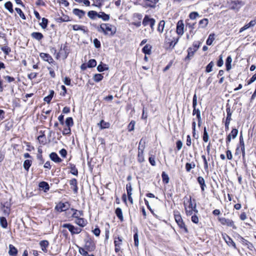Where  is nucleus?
<instances>
[{"label": "nucleus", "instance_id": "de8ad7c7", "mask_svg": "<svg viewBox=\"0 0 256 256\" xmlns=\"http://www.w3.org/2000/svg\"><path fill=\"white\" fill-rule=\"evenodd\" d=\"M208 24V20L207 18H204L199 22V25L202 28L206 27Z\"/></svg>", "mask_w": 256, "mask_h": 256}, {"label": "nucleus", "instance_id": "9d476101", "mask_svg": "<svg viewBox=\"0 0 256 256\" xmlns=\"http://www.w3.org/2000/svg\"><path fill=\"white\" fill-rule=\"evenodd\" d=\"M196 105V95H194V96L193 97V108H194L193 116L195 114H196V117L198 118V122H200V112L199 110H196L195 106Z\"/></svg>", "mask_w": 256, "mask_h": 256}, {"label": "nucleus", "instance_id": "393cba45", "mask_svg": "<svg viewBox=\"0 0 256 256\" xmlns=\"http://www.w3.org/2000/svg\"><path fill=\"white\" fill-rule=\"evenodd\" d=\"M85 248L87 250L92 252L95 249V245L92 242L88 241L86 244Z\"/></svg>", "mask_w": 256, "mask_h": 256}, {"label": "nucleus", "instance_id": "cd10ccee", "mask_svg": "<svg viewBox=\"0 0 256 256\" xmlns=\"http://www.w3.org/2000/svg\"><path fill=\"white\" fill-rule=\"evenodd\" d=\"M232 62V58L231 56H228L226 58V70H228V71L230 70L232 68V67H231Z\"/></svg>", "mask_w": 256, "mask_h": 256}, {"label": "nucleus", "instance_id": "2eb2a0df", "mask_svg": "<svg viewBox=\"0 0 256 256\" xmlns=\"http://www.w3.org/2000/svg\"><path fill=\"white\" fill-rule=\"evenodd\" d=\"M70 184L71 186V188L73 190L74 193L76 194L78 190L76 180L72 178L70 180Z\"/></svg>", "mask_w": 256, "mask_h": 256}, {"label": "nucleus", "instance_id": "09e8293b", "mask_svg": "<svg viewBox=\"0 0 256 256\" xmlns=\"http://www.w3.org/2000/svg\"><path fill=\"white\" fill-rule=\"evenodd\" d=\"M238 134V130L236 128H233L231 132L228 135L230 136V138H235Z\"/></svg>", "mask_w": 256, "mask_h": 256}, {"label": "nucleus", "instance_id": "6e6552de", "mask_svg": "<svg viewBox=\"0 0 256 256\" xmlns=\"http://www.w3.org/2000/svg\"><path fill=\"white\" fill-rule=\"evenodd\" d=\"M222 236L224 240L226 242L229 246H232L235 249L236 248V244L235 242L233 241L232 238H230L227 234H222Z\"/></svg>", "mask_w": 256, "mask_h": 256}, {"label": "nucleus", "instance_id": "ea45409f", "mask_svg": "<svg viewBox=\"0 0 256 256\" xmlns=\"http://www.w3.org/2000/svg\"><path fill=\"white\" fill-rule=\"evenodd\" d=\"M134 244L136 246L138 247L139 244V241H138V232L137 229H136V232L134 234Z\"/></svg>", "mask_w": 256, "mask_h": 256}, {"label": "nucleus", "instance_id": "79ce46f5", "mask_svg": "<svg viewBox=\"0 0 256 256\" xmlns=\"http://www.w3.org/2000/svg\"><path fill=\"white\" fill-rule=\"evenodd\" d=\"M79 252L82 256H94V254H89L88 252L84 248H80Z\"/></svg>", "mask_w": 256, "mask_h": 256}, {"label": "nucleus", "instance_id": "473e14b6", "mask_svg": "<svg viewBox=\"0 0 256 256\" xmlns=\"http://www.w3.org/2000/svg\"><path fill=\"white\" fill-rule=\"evenodd\" d=\"M98 13L94 10H90L88 12V16L92 20L96 18V16H98Z\"/></svg>", "mask_w": 256, "mask_h": 256}, {"label": "nucleus", "instance_id": "e433bc0d", "mask_svg": "<svg viewBox=\"0 0 256 256\" xmlns=\"http://www.w3.org/2000/svg\"><path fill=\"white\" fill-rule=\"evenodd\" d=\"M0 224L2 228H6L8 226V222L6 218L0 217Z\"/></svg>", "mask_w": 256, "mask_h": 256}, {"label": "nucleus", "instance_id": "69168bd1", "mask_svg": "<svg viewBox=\"0 0 256 256\" xmlns=\"http://www.w3.org/2000/svg\"><path fill=\"white\" fill-rule=\"evenodd\" d=\"M60 156L63 157V158H65L66 157V155H67V152L66 150L64 149V148H62V149L60 151Z\"/></svg>", "mask_w": 256, "mask_h": 256}, {"label": "nucleus", "instance_id": "f257e3e1", "mask_svg": "<svg viewBox=\"0 0 256 256\" xmlns=\"http://www.w3.org/2000/svg\"><path fill=\"white\" fill-rule=\"evenodd\" d=\"M175 31L166 30L165 34V42L169 44L170 46L174 47L178 40V36H176Z\"/></svg>", "mask_w": 256, "mask_h": 256}, {"label": "nucleus", "instance_id": "338daca9", "mask_svg": "<svg viewBox=\"0 0 256 256\" xmlns=\"http://www.w3.org/2000/svg\"><path fill=\"white\" fill-rule=\"evenodd\" d=\"M4 78L8 82H12L14 81V78L13 77H11L10 76H4Z\"/></svg>", "mask_w": 256, "mask_h": 256}, {"label": "nucleus", "instance_id": "bf43d9fd", "mask_svg": "<svg viewBox=\"0 0 256 256\" xmlns=\"http://www.w3.org/2000/svg\"><path fill=\"white\" fill-rule=\"evenodd\" d=\"M126 189L127 191L128 195L132 194V187L130 183H128L126 186Z\"/></svg>", "mask_w": 256, "mask_h": 256}, {"label": "nucleus", "instance_id": "58836bf2", "mask_svg": "<svg viewBox=\"0 0 256 256\" xmlns=\"http://www.w3.org/2000/svg\"><path fill=\"white\" fill-rule=\"evenodd\" d=\"M70 172L74 176H78V171L77 168H76L75 165L74 164H70Z\"/></svg>", "mask_w": 256, "mask_h": 256}, {"label": "nucleus", "instance_id": "37998d69", "mask_svg": "<svg viewBox=\"0 0 256 256\" xmlns=\"http://www.w3.org/2000/svg\"><path fill=\"white\" fill-rule=\"evenodd\" d=\"M226 114H227V116H226V120L230 121L232 120L231 116L232 114V112L231 111V109L230 106L226 108Z\"/></svg>", "mask_w": 256, "mask_h": 256}, {"label": "nucleus", "instance_id": "aec40b11", "mask_svg": "<svg viewBox=\"0 0 256 256\" xmlns=\"http://www.w3.org/2000/svg\"><path fill=\"white\" fill-rule=\"evenodd\" d=\"M40 245L41 247L42 250L44 252H47V248L49 245V242L47 240H42L40 242Z\"/></svg>", "mask_w": 256, "mask_h": 256}, {"label": "nucleus", "instance_id": "c756f323", "mask_svg": "<svg viewBox=\"0 0 256 256\" xmlns=\"http://www.w3.org/2000/svg\"><path fill=\"white\" fill-rule=\"evenodd\" d=\"M152 46L150 44H146L142 50V52L145 54H150L151 52Z\"/></svg>", "mask_w": 256, "mask_h": 256}, {"label": "nucleus", "instance_id": "1a4fd4ad", "mask_svg": "<svg viewBox=\"0 0 256 256\" xmlns=\"http://www.w3.org/2000/svg\"><path fill=\"white\" fill-rule=\"evenodd\" d=\"M184 24L182 20H179L176 26V34L178 35H182L184 32Z\"/></svg>", "mask_w": 256, "mask_h": 256}, {"label": "nucleus", "instance_id": "f03ea898", "mask_svg": "<svg viewBox=\"0 0 256 256\" xmlns=\"http://www.w3.org/2000/svg\"><path fill=\"white\" fill-rule=\"evenodd\" d=\"M97 30L99 32H103L104 34L113 36L116 32V28L112 29V26L110 24H102L100 26H97Z\"/></svg>", "mask_w": 256, "mask_h": 256}, {"label": "nucleus", "instance_id": "c9c22d12", "mask_svg": "<svg viewBox=\"0 0 256 256\" xmlns=\"http://www.w3.org/2000/svg\"><path fill=\"white\" fill-rule=\"evenodd\" d=\"M164 26H165V22L163 20H160V22L158 26V30L160 32L162 33L164 32Z\"/></svg>", "mask_w": 256, "mask_h": 256}, {"label": "nucleus", "instance_id": "4c0bfd02", "mask_svg": "<svg viewBox=\"0 0 256 256\" xmlns=\"http://www.w3.org/2000/svg\"><path fill=\"white\" fill-rule=\"evenodd\" d=\"M154 18H150L148 15H146L142 21V24L144 25V26H148V24H150V22H151V20H152Z\"/></svg>", "mask_w": 256, "mask_h": 256}, {"label": "nucleus", "instance_id": "603ef678", "mask_svg": "<svg viewBox=\"0 0 256 256\" xmlns=\"http://www.w3.org/2000/svg\"><path fill=\"white\" fill-rule=\"evenodd\" d=\"M208 140H209V136L206 131V128L205 127L204 128V130L203 140L204 142H207Z\"/></svg>", "mask_w": 256, "mask_h": 256}, {"label": "nucleus", "instance_id": "f704fd0d", "mask_svg": "<svg viewBox=\"0 0 256 256\" xmlns=\"http://www.w3.org/2000/svg\"><path fill=\"white\" fill-rule=\"evenodd\" d=\"M214 40V34H210L209 35L208 38L206 40V44L208 45V46H210L212 44Z\"/></svg>", "mask_w": 256, "mask_h": 256}, {"label": "nucleus", "instance_id": "052dcab7", "mask_svg": "<svg viewBox=\"0 0 256 256\" xmlns=\"http://www.w3.org/2000/svg\"><path fill=\"white\" fill-rule=\"evenodd\" d=\"M134 125L135 122L134 120L131 121L128 126V130L129 132H131L134 130Z\"/></svg>", "mask_w": 256, "mask_h": 256}, {"label": "nucleus", "instance_id": "a878e982", "mask_svg": "<svg viewBox=\"0 0 256 256\" xmlns=\"http://www.w3.org/2000/svg\"><path fill=\"white\" fill-rule=\"evenodd\" d=\"M98 17L102 18L104 21H108L110 20V16L104 12H100L98 14Z\"/></svg>", "mask_w": 256, "mask_h": 256}, {"label": "nucleus", "instance_id": "8fccbe9b", "mask_svg": "<svg viewBox=\"0 0 256 256\" xmlns=\"http://www.w3.org/2000/svg\"><path fill=\"white\" fill-rule=\"evenodd\" d=\"M66 124L68 127L72 126L74 124L72 118L71 117L68 118L66 120Z\"/></svg>", "mask_w": 256, "mask_h": 256}, {"label": "nucleus", "instance_id": "9b49d317", "mask_svg": "<svg viewBox=\"0 0 256 256\" xmlns=\"http://www.w3.org/2000/svg\"><path fill=\"white\" fill-rule=\"evenodd\" d=\"M40 56L44 60L48 62L50 64L54 62L52 58L48 54L42 52L40 54Z\"/></svg>", "mask_w": 256, "mask_h": 256}, {"label": "nucleus", "instance_id": "39448f33", "mask_svg": "<svg viewBox=\"0 0 256 256\" xmlns=\"http://www.w3.org/2000/svg\"><path fill=\"white\" fill-rule=\"evenodd\" d=\"M62 226L63 228H68L72 235L78 234L82 230V228L78 227H75L70 224H64Z\"/></svg>", "mask_w": 256, "mask_h": 256}, {"label": "nucleus", "instance_id": "3c124183", "mask_svg": "<svg viewBox=\"0 0 256 256\" xmlns=\"http://www.w3.org/2000/svg\"><path fill=\"white\" fill-rule=\"evenodd\" d=\"M214 66L213 62H210L206 66V72H210L212 71V68Z\"/></svg>", "mask_w": 256, "mask_h": 256}, {"label": "nucleus", "instance_id": "774afa93", "mask_svg": "<svg viewBox=\"0 0 256 256\" xmlns=\"http://www.w3.org/2000/svg\"><path fill=\"white\" fill-rule=\"evenodd\" d=\"M256 80V74H254L252 77L249 80L248 82V84L254 82Z\"/></svg>", "mask_w": 256, "mask_h": 256}, {"label": "nucleus", "instance_id": "5701e85b", "mask_svg": "<svg viewBox=\"0 0 256 256\" xmlns=\"http://www.w3.org/2000/svg\"><path fill=\"white\" fill-rule=\"evenodd\" d=\"M31 36L33 38L38 40H40L44 38L43 34L39 32H33L31 34Z\"/></svg>", "mask_w": 256, "mask_h": 256}, {"label": "nucleus", "instance_id": "c03bdc74", "mask_svg": "<svg viewBox=\"0 0 256 256\" xmlns=\"http://www.w3.org/2000/svg\"><path fill=\"white\" fill-rule=\"evenodd\" d=\"M103 78L102 74H98L94 75L93 78L94 82H99L102 80Z\"/></svg>", "mask_w": 256, "mask_h": 256}, {"label": "nucleus", "instance_id": "680f3d73", "mask_svg": "<svg viewBox=\"0 0 256 256\" xmlns=\"http://www.w3.org/2000/svg\"><path fill=\"white\" fill-rule=\"evenodd\" d=\"M222 58H223L222 55L220 54L219 56V60L217 62V66L218 67H221L224 64V61H223Z\"/></svg>", "mask_w": 256, "mask_h": 256}, {"label": "nucleus", "instance_id": "864d4df0", "mask_svg": "<svg viewBox=\"0 0 256 256\" xmlns=\"http://www.w3.org/2000/svg\"><path fill=\"white\" fill-rule=\"evenodd\" d=\"M162 180L164 183H166V184L168 183L169 178L167 174H166L164 172H162Z\"/></svg>", "mask_w": 256, "mask_h": 256}, {"label": "nucleus", "instance_id": "f8f14e48", "mask_svg": "<svg viewBox=\"0 0 256 256\" xmlns=\"http://www.w3.org/2000/svg\"><path fill=\"white\" fill-rule=\"evenodd\" d=\"M175 220L181 228H184L186 231H187L186 228H185L184 224V223L182 220V218L180 214H175L174 215Z\"/></svg>", "mask_w": 256, "mask_h": 256}, {"label": "nucleus", "instance_id": "e2e57ef3", "mask_svg": "<svg viewBox=\"0 0 256 256\" xmlns=\"http://www.w3.org/2000/svg\"><path fill=\"white\" fill-rule=\"evenodd\" d=\"M94 44L96 48H100L101 46L100 42L98 38L94 39Z\"/></svg>", "mask_w": 256, "mask_h": 256}, {"label": "nucleus", "instance_id": "a18cd8bd", "mask_svg": "<svg viewBox=\"0 0 256 256\" xmlns=\"http://www.w3.org/2000/svg\"><path fill=\"white\" fill-rule=\"evenodd\" d=\"M114 246L120 247L122 244V239L121 238L118 236L117 238H114Z\"/></svg>", "mask_w": 256, "mask_h": 256}, {"label": "nucleus", "instance_id": "6e6d98bb", "mask_svg": "<svg viewBox=\"0 0 256 256\" xmlns=\"http://www.w3.org/2000/svg\"><path fill=\"white\" fill-rule=\"evenodd\" d=\"M108 68L106 67V64H99L97 67V70L100 72H102L104 70H108Z\"/></svg>", "mask_w": 256, "mask_h": 256}, {"label": "nucleus", "instance_id": "6ab92c4d", "mask_svg": "<svg viewBox=\"0 0 256 256\" xmlns=\"http://www.w3.org/2000/svg\"><path fill=\"white\" fill-rule=\"evenodd\" d=\"M8 254L11 256H16L18 250L12 244H10L8 246Z\"/></svg>", "mask_w": 256, "mask_h": 256}, {"label": "nucleus", "instance_id": "7c9ffc66", "mask_svg": "<svg viewBox=\"0 0 256 256\" xmlns=\"http://www.w3.org/2000/svg\"><path fill=\"white\" fill-rule=\"evenodd\" d=\"M98 126L101 129H104L108 128L110 126V124L108 122H105L104 120H102L100 123L98 124Z\"/></svg>", "mask_w": 256, "mask_h": 256}, {"label": "nucleus", "instance_id": "13d9d810", "mask_svg": "<svg viewBox=\"0 0 256 256\" xmlns=\"http://www.w3.org/2000/svg\"><path fill=\"white\" fill-rule=\"evenodd\" d=\"M191 54H192V48H189L188 50V55L184 58V60L186 62L188 60V62L190 61V58L192 56Z\"/></svg>", "mask_w": 256, "mask_h": 256}, {"label": "nucleus", "instance_id": "5fc2aeb1", "mask_svg": "<svg viewBox=\"0 0 256 256\" xmlns=\"http://www.w3.org/2000/svg\"><path fill=\"white\" fill-rule=\"evenodd\" d=\"M15 10L22 19L26 20V18L25 15L23 13L20 8H15Z\"/></svg>", "mask_w": 256, "mask_h": 256}, {"label": "nucleus", "instance_id": "c85d7f7f", "mask_svg": "<svg viewBox=\"0 0 256 256\" xmlns=\"http://www.w3.org/2000/svg\"><path fill=\"white\" fill-rule=\"evenodd\" d=\"M32 164V161L30 160H26L24 161V168L28 172L30 166H31Z\"/></svg>", "mask_w": 256, "mask_h": 256}, {"label": "nucleus", "instance_id": "2f4dec72", "mask_svg": "<svg viewBox=\"0 0 256 256\" xmlns=\"http://www.w3.org/2000/svg\"><path fill=\"white\" fill-rule=\"evenodd\" d=\"M54 91L52 90H50V94L44 98V100L47 103H50L52 100L54 94Z\"/></svg>", "mask_w": 256, "mask_h": 256}, {"label": "nucleus", "instance_id": "a211bd4d", "mask_svg": "<svg viewBox=\"0 0 256 256\" xmlns=\"http://www.w3.org/2000/svg\"><path fill=\"white\" fill-rule=\"evenodd\" d=\"M73 14L78 16L80 18H82L85 15V12L78 8L73 10Z\"/></svg>", "mask_w": 256, "mask_h": 256}, {"label": "nucleus", "instance_id": "dca6fc26", "mask_svg": "<svg viewBox=\"0 0 256 256\" xmlns=\"http://www.w3.org/2000/svg\"><path fill=\"white\" fill-rule=\"evenodd\" d=\"M75 223L78 225L80 226L84 227L87 224V220L84 218H76L75 220Z\"/></svg>", "mask_w": 256, "mask_h": 256}, {"label": "nucleus", "instance_id": "ddd939ff", "mask_svg": "<svg viewBox=\"0 0 256 256\" xmlns=\"http://www.w3.org/2000/svg\"><path fill=\"white\" fill-rule=\"evenodd\" d=\"M142 148H140V146L138 147V161L140 162H142L144 160V146H142Z\"/></svg>", "mask_w": 256, "mask_h": 256}, {"label": "nucleus", "instance_id": "4468645a", "mask_svg": "<svg viewBox=\"0 0 256 256\" xmlns=\"http://www.w3.org/2000/svg\"><path fill=\"white\" fill-rule=\"evenodd\" d=\"M50 158L52 160L56 163L60 162L62 161V160L58 156L57 154L54 152L50 154Z\"/></svg>", "mask_w": 256, "mask_h": 256}, {"label": "nucleus", "instance_id": "423d86ee", "mask_svg": "<svg viewBox=\"0 0 256 256\" xmlns=\"http://www.w3.org/2000/svg\"><path fill=\"white\" fill-rule=\"evenodd\" d=\"M218 220L223 225L226 224L228 226L232 227L234 230L237 228L234 222L231 220L226 219L224 218H218Z\"/></svg>", "mask_w": 256, "mask_h": 256}, {"label": "nucleus", "instance_id": "0eeeda50", "mask_svg": "<svg viewBox=\"0 0 256 256\" xmlns=\"http://www.w3.org/2000/svg\"><path fill=\"white\" fill-rule=\"evenodd\" d=\"M69 206L68 202H60L56 206L55 209L60 212H62L68 210Z\"/></svg>", "mask_w": 256, "mask_h": 256}, {"label": "nucleus", "instance_id": "412c9836", "mask_svg": "<svg viewBox=\"0 0 256 256\" xmlns=\"http://www.w3.org/2000/svg\"><path fill=\"white\" fill-rule=\"evenodd\" d=\"M38 186L44 192H47L50 190V186L48 183L46 182H40Z\"/></svg>", "mask_w": 256, "mask_h": 256}, {"label": "nucleus", "instance_id": "49530a36", "mask_svg": "<svg viewBox=\"0 0 256 256\" xmlns=\"http://www.w3.org/2000/svg\"><path fill=\"white\" fill-rule=\"evenodd\" d=\"M96 60L94 59H91L88 62L87 66L88 68H94V67L96 66Z\"/></svg>", "mask_w": 256, "mask_h": 256}, {"label": "nucleus", "instance_id": "72a5a7b5", "mask_svg": "<svg viewBox=\"0 0 256 256\" xmlns=\"http://www.w3.org/2000/svg\"><path fill=\"white\" fill-rule=\"evenodd\" d=\"M4 8L8 10L10 12L12 13L14 12L12 4L10 2H6L4 4Z\"/></svg>", "mask_w": 256, "mask_h": 256}, {"label": "nucleus", "instance_id": "f3484780", "mask_svg": "<svg viewBox=\"0 0 256 256\" xmlns=\"http://www.w3.org/2000/svg\"><path fill=\"white\" fill-rule=\"evenodd\" d=\"M145 6L154 8L159 0H144Z\"/></svg>", "mask_w": 256, "mask_h": 256}, {"label": "nucleus", "instance_id": "a19ab883", "mask_svg": "<svg viewBox=\"0 0 256 256\" xmlns=\"http://www.w3.org/2000/svg\"><path fill=\"white\" fill-rule=\"evenodd\" d=\"M48 20L45 18H43L42 20V22L40 24V25L42 28L45 29L48 26Z\"/></svg>", "mask_w": 256, "mask_h": 256}, {"label": "nucleus", "instance_id": "20e7f679", "mask_svg": "<svg viewBox=\"0 0 256 256\" xmlns=\"http://www.w3.org/2000/svg\"><path fill=\"white\" fill-rule=\"evenodd\" d=\"M244 4V2L241 0H231L229 3L230 8L236 12L238 11Z\"/></svg>", "mask_w": 256, "mask_h": 256}, {"label": "nucleus", "instance_id": "7ed1b4c3", "mask_svg": "<svg viewBox=\"0 0 256 256\" xmlns=\"http://www.w3.org/2000/svg\"><path fill=\"white\" fill-rule=\"evenodd\" d=\"M184 204L187 214L191 216L192 214V202L190 196H189L188 197L185 196L184 198Z\"/></svg>", "mask_w": 256, "mask_h": 256}, {"label": "nucleus", "instance_id": "4be33fe9", "mask_svg": "<svg viewBox=\"0 0 256 256\" xmlns=\"http://www.w3.org/2000/svg\"><path fill=\"white\" fill-rule=\"evenodd\" d=\"M72 210L74 212L72 216L76 218V219L80 218V216H84V212L82 210H78L74 208H72Z\"/></svg>", "mask_w": 256, "mask_h": 256}, {"label": "nucleus", "instance_id": "b1692460", "mask_svg": "<svg viewBox=\"0 0 256 256\" xmlns=\"http://www.w3.org/2000/svg\"><path fill=\"white\" fill-rule=\"evenodd\" d=\"M198 182L200 186L202 191L204 192L206 186L204 178L202 176H198L197 178Z\"/></svg>", "mask_w": 256, "mask_h": 256}, {"label": "nucleus", "instance_id": "0e129e2a", "mask_svg": "<svg viewBox=\"0 0 256 256\" xmlns=\"http://www.w3.org/2000/svg\"><path fill=\"white\" fill-rule=\"evenodd\" d=\"M92 232H93V233L96 236H98L100 233V230L98 227L94 229V230H92Z\"/></svg>", "mask_w": 256, "mask_h": 256}, {"label": "nucleus", "instance_id": "4d7b16f0", "mask_svg": "<svg viewBox=\"0 0 256 256\" xmlns=\"http://www.w3.org/2000/svg\"><path fill=\"white\" fill-rule=\"evenodd\" d=\"M1 50L6 55H8L11 51L10 48L7 46H2Z\"/></svg>", "mask_w": 256, "mask_h": 256}, {"label": "nucleus", "instance_id": "bb28decb", "mask_svg": "<svg viewBox=\"0 0 256 256\" xmlns=\"http://www.w3.org/2000/svg\"><path fill=\"white\" fill-rule=\"evenodd\" d=\"M115 213H116L117 217L119 218V220L121 222L124 221V217H123V215H122V209L120 208H116L115 210Z\"/></svg>", "mask_w": 256, "mask_h": 256}]
</instances>
